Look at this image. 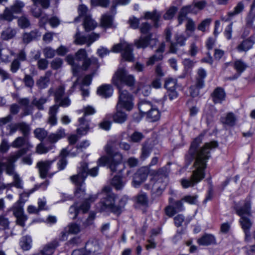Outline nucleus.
Returning <instances> with one entry per match:
<instances>
[{"label":"nucleus","instance_id":"nucleus-1","mask_svg":"<svg viewBox=\"0 0 255 255\" xmlns=\"http://www.w3.org/2000/svg\"><path fill=\"white\" fill-rule=\"evenodd\" d=\"M201 143L200 138L195 139L192 142L189 151V155L186 156L189 162L196 157L194 164L195 170L190 179H183L181 181L182 186L184 188L193 186L204 178V169L206 168V163L210 158V150L217 147V142L213 141L206 143L204 146L199 149Z\"/></svg>","mask_w":255,"mask_h":255},{"label":"nucleus","instance_id":"nucleus-2","mask_svg":"<svg viewBox=\"0 0 255 255\" xmlns=\"http://www.w3.org/2000/svg\"><path fill=\"white\" fill-rule=\"evenodd\" d=\"M101 194L103 197L96 206L97 209L100 212L111 211L114 213H119L127 203V200L124 198H121L117 203V196L112 192L110 187L106 186L103 188Z\"/></svg>","mask_w":255,"mask_h":255},{"label":"nucleus","instance_id":"nucleus-3","mask_svg":"<svg viewBox=\"0 0 255 255\" xmlns=\"http://www.w3.org/2000/svg\"><path fill=\"white\" fill-rule=\"evenodd\" d=\"M98 172V167H95L90 170L88 169V164L82 163L77 175L71 177V180L74 184L78 186L75 191V196L80 198L85 195V189L82 187V185L86 178L88 174L92 176H96Z\"/></svg>","mask_w":255,"mask_h":255},{"label":"nucleus","instance_id":"nucleus-4","mask_svg":"<svg viewBox=\"0 0 255 255\" xmlns=\"http://www.w3.org/2000/svg\"><path fill=\"white\" fill-rule=\"evenodd\" d=\"M236 212L241 217L239 222L245 234V241L249 242L251 239L250 230L253 224L250 218L252 215L251 202L246 201L242 207L236 208Z\"/></svg>","mask_w":255,"mask_h":255},{"label":"nucleus","instance_id":"nucleus-5","mask_svg":"<svg viewBox=\"0 0 255 255\" xmlns=\"http://www.w3.org/2000/svg\"><path fill=\"white\" fill-rule=\"evenodd\" d=\"M26 153V150L23 149L19 150L14 153H11L7 158L6 163L4 164L6 173L9 175L13 176V181L10 185L17 188L22 189V180L19 175L14 171V163L22 155Z\"/></svg>","mask_w":255,"mask_h":255},{"label":"nucleus","instance_id":"nucleus-6","mask_svg":"<svg viewBox=\"0 0 255 255\" xmlns=\"http://www.w3.org/2000/svg\"><path fill=\"white\" fill-rule=\"evenodd\" d=\"M105 149L108 156L101 157L98 160V165L99 166L108 165L111 171H118V168L122 161V155L119 152H114L111 147L108 145L105 147Z\"/></svg>","mask_w":255,"mask_h":255},{"label":"nucleus","instance_id":"nucleus-7","mask_svg":"<svg viewBox=\"0 0 255 255\" xmlns=\"http://www.w3.org/2000/svg\"><path fill=\"white\" fill-rule=\"evenodd\" d=\"M113 83L118 88H124L123 84L129 86H134L135 83L134 76L128 74L127 71L124 68L118 69L113 77Z\"/></svg>","mask_w":255,"mask_h":255},{"label":"nucleus","instance_id":"nucleus-8","mask_svg":"<svg viewBox=\"0 0 255 255\" xmlns=\"http://www.w3.org/2000/svg\"><path fill=\"white\" fill-rule=\"evenodd\" d=\"M119 91V101L117 109L124 108L128 111L131 110L133 106V97L126 90L118 88Z\"/></svg>","mask_w":255,"mask_h":255},{"label":"nucleus","instance_id":"nucleus-9","mask_svg":"<svg viewBox=\"0 0 255 255\" xmlns=\"http://www.w3.org/2000/svg\"><path fill=\"white\" fill-rule=\"evenodd\" d=\"M98 198V195L91 196L88 199H87L81 206H79L77 203H75L71 206L69 208V212L71 215L72 218L75 219L77 217L80 212L83 213L87 212L89 208L90 205L88 203V200L91 202H94Z\"/></svg>","mask_w":255,"mask_h":255},{"label":"nucleus","instance_id":"nucleus-10","mask_svg":"<svg viewBox=\"0 0 255 255\" xmlns=\"http://www.w3.org/2000/svg\"><path fill=\"white\" fill-rule=\"evenodd\" d=\"M168 172V169L166 167L159 169L158 171V175L155 176L154 178L151 180V183L149 185H147V188L150 189L152 188L154 189H160V187L159 186V184L161 182V180L159 179V176H160V178H164L165 179H166Z\"/></svg>","mask_w":255,"mask_h":255},{"label":"nucleus","instance_id":"nucleus-11","mask_svg":"<svg viewBox=\"0 0 255 255\" xmlns=\"http://www.w3.org/2000/svg\"><path fill=\"white\" fill-rule=\"evenodd\" d=\"M11 146L14 148H20L22 146H25L20 150L25 149L26 152L27 150L32 147L31 144L29 142L27 136H18L16 137L11 143Z\"/></svg>","mask_w":255,"mask_h":255},{"label":"nucleus","instance_id":"nucleus-12","mask_svg":"<svg viewBox=\"0 0 255 255\" xmlns=\"http://www.w3.org/2000/svg\"><path fill=\"white\" fill-rule=\"evenodd\" d=\"M100 66L98 60L96 58H87L83 62L82 68L84 70L90 69L93 71V74L96 71Z\"/></svg>","mask_w":255,"mask_h":255},{"label":"nucleus","instance_id":"nucleus-13","mask_svg":"<svg viewBox=\"0 0 255 255\" xmlns=\"http://www.w3.org/2000/svg\"><path fill=\"white\" fill-rule=\"evenodd\" d=\"M175 39L176 42H171L170 46V51L172 53H176L178 50V46H184L185 45V42L187 38L181 34H176L175 35Z\"/></svg>","mask_w":255,"mask_h":255},{"label":"nucleus","instance_id":"nucleus-14","mask_svg":"<svg viewBox=\"0 0 255 255\" xmlns=\"http://www.w3.org/2000/svg\"><path fill=\"white\" fill-rule=\"evenodd\" d=\"M161 13L156 10L152 11H146L144 13L143 18L145 19H151L153 22V25L155 27H159L161 24L160 20Z\"/></svg>","mask_w":255,"mask_h":255},{"label":"nucleus","instance_id":"nucleus-15","mask_svg":"<svg viewBox=\"0 0 255 255\" xmlns=\"http://www.w3.org/2000/svg\"><path fill=\"white\" fill-rule=\"evenodd\" d=\"M165 47V44L164 43H162L158 48L156 50V53L149 58L146 62V65H152L156 62L161 60L163 58L162 53L164 51Z\"/></svg>","mask_w":255,"mask_h":255},{"label":"nucleus","instance_id":"nucleus-16","mask_svg":"<svg viewBox=\"0 0 255 255\" xmlns=\"http://www.w3.org/2000/svg\"><path fill=\"white\" fill-rule=\"evenodd\" d=\"M147 176V172L145 169H140L134 174L133 185L135 187L138 186L144 181Z\"/></svg>","mask_w":255,"mask_h":255},{"label":"nucleus","instance_id":"nucleus-17","mask_svg":"<svg viewBox=\"0 0 255 255\" xmlns=\"http://www.w3.org/2000/svg\"><path fill=\"white\" fill-rule=\"evenodd\" d=\"M255 41L251 36L242 41L237 47V49L239 52H247L252 48Z\"/></svg>","mask_w":255,"mask_h":255},{"label":"nucleus","instance_id":"nucleus-18","mask_svg":"<svg viewBox=\"0 0 255 255\" xmlns=\"http://www.w3.org/2000/svg\"><path fill=\"white\" fill-rule=\"evenodd\" d=\"M53 161H44L38 162L37 166L39 168L40 176L44 178L46 177L48 171L49 170Z\"/></svg>","mask_w":255,"mask_h":255},{"label":"nucleus","instance_id":"nucleus-19","mask_svg":"<svg viewBox=\"0 0 255 255\" xmlns=\"http://www.w3.org/2000/svg\"><path fill=\"white\" fill-rule=\"evenodd\" d=\"M52 75V73L50 71H47L45 75L41 76L36 81V86L41 89L46 88L50 82V78Z\"/></svg>","mask_w":255,"mask_h":255},{"label":"nucleus","instance_id":"nucleus-20","mask_svg":"<svg viewBox=\"0 0 255 255\" xmlns=\"http://www.w3.org/2000/svg\"><path fill=\"white\" fill-rule=\"evenodd\" d=\"M226 94L224 90L217 88L212 94L213 101L215 104L221 103L225 99Z\"/></svg>","mask_w":255,"mask_h":255},{"label":"nucleus","instance_id":"nucleus-21","mask_svg":"<svg viewBox=\"0 0 255 255\" xmlns=\"http://www.w3.org/2000/svg\"><path fill=\"white\" fill-rule=\"evenodd\" d=\"M151 37V34L145 36H140L139 39L135 40L134 45L137 48H144L149 45V41L152 40Z\"/></svg>","mask_w":255,"mask_h":255},{"label":"nucleus","instance_id":"nucleus-22","mask_svg":"<svg viewBox=\"0 0 255 255\" xmlns=\"http://www.w3.org/2000/svg\"><path fill=\"white\" fill-rule=\"evenodd\" d=\"M18 103L22 106H24V109L22 116L30 115L32 113L33 106L30 105V100L27 98H19L17 100Z\"/></svg>","mask_w":255,"mask_h":255},{"label":"nucleus","instance_id":"nucleus-23","mask_svg":"<svg viewBox=\"0 0 255 255\" xmlns=\"http://www.w3.org/2000/svg\"><path fill=\"white\" fill-rule=\"evenodd\" d=\"M113 89L109 85H104L99 87L97 90V94L103 98H107L112 96Z\"/></svg>","mask_w":255,"mask_h":255},{"label":"nucleus","instance_id":"nucleus-24","mask_svg":"<svg viewBox=\"0 0 255 255\" xmlns=\"http://www.w3.org/2000/svg\"><path fill=\"white\" fill-rule=\"evenodd\" d=\"M58 108L59 106L57 105H55L49 108V117L47 122L51 126H54L57 124V118L56 115L58 112Z\"/></svg>","mask_w":255,"mask_h":255},{"label":"nucleus","instance_id":"nucleus-25","mask_svg":"<svg viewBox=\"0 0 255 255\" xmlns=\"http://www.w3.org/2000/svg\"><path fill=\"white\" fill-rule=\"evenodd\" d=\"M199 245L201 246H209L216 243L215 237L211 234H205L197 241Z\"/></svg>","mask_w":255,"mask_h":255},{"label":"nucleus","instance_id":"nucleus-26","mask_svg":"<svg viewBox=\"0 0 255 255\" xmlns=\"http://www.w3.org/2000/svg\"><path fill=\"white\" fill-rule=\"evenodd\" d=\"M83 25L86 31L94 29L97 26V22L92 18L91 15H86L83 21Z\"/></svg>","mask_w":255,"mask_h":255},{"label":"nucleus","instance_id":"nucleus-27","mask_svg":"<svg viewBox=\"0 0 255 255\" xmlns=\"http://www.w3.org/2000/svg\"><path fill=\"white\" fill-rule=\"evenodd\" d=\"M58 246V242L54 241L46 245L40 251L43 255H52Z\"/></svg>","mask_w":255,"mask_h":255},{"label":"nucleus","instance_id":"nucleus-28","mask_svg":"<svg viewBox=\"0 0 255 255\" xmlns=\"http://www.w3.org/2000/svg\"><path fill=\"white\" fill-rule=\"evenodd\" d=\"M99 246L96 240L89 241L86 244L85 250L89 254L90 253H95L99 250Z\"/></svg>","mask_w":255,"mask_h":255},{"label":"nucleus","instance_id":"nucleus-29","mask_svg":"<svg viewBox=\"0 0 255 255\" xmlns=\"http://www.w3.org/2000/svg\"><path fill=\"white\" fill-rule=\"evenodd\" d=\"M65 135L64 129H60L56 132L50 134L48 136V140L51 143H55L58 140L64 137Z\"/></svg>","mask_w":255,"mask_h":255},{"label":"nucleus","instance_id":"nucleus-30","mask_svg":"<svg viewBox=\"0 0 255 255\" xmlns=\"http://www.w3.org/2000/svg\"><path fill=\"white\" fill-rule=\"evenodd\" d=\"M25 3L20 0H16L13 4L9 6L14 14H20L23 12Z\"/></svg>","mask_w":255,"mask_h":255},{"label":"nucleus","instance_id":"nucleus-31","mask_svg":"<svg viewBox=\"0 0 255 255\" xmlns=\"http://www.w3.org/2000/svg\"><path fill=\"white\" fill-rule=\"evenodd\" d=\"M14 55V52L8 48H3L1 50L0 60L5 63H8L10 61L11 56Z\"/></svg>","mask_w":255,"mask_h":255},{"label":"nucleus","instance_id":"nucleus-32","mask_svg":"<svg viewBox=\"0 0 255 255\" xmlns=\"http://www.w3.org/2000/svg\"><path fill=\"white\" fill-rule=\"evenodd\" d=\"M122 56L126 60L132 61L133 60V55L131 45L129 44H125V49L122 53Z\"/></svg>","mask_w":255,"mask_h":255},{"label":"nucleus","instance_id":"nucleus-33","mask_svg":"<svg viewBox=\"0 0 255 255\" xmlns=\"http://www.w3.org/2000/svg\"><path fill=\"white\" fill-rule=\"evenodd\" d=\"M13 14L10 7H6L3 13L0 14V20L11 21L14 18Z\"/></svg>","mask_w":255,"mask_h":255},{"label":"nucleus","instance_id":"nucleus-34","mask_svg":"<svg viewBox=\"0 0 255 255\" xmlns=\"http://www.w3.org/2000/svg\"><path fill=\"white\" fill-rule=\"evenodd\" d=\"M80 127L77 129V133L81 135L86 134L89 129L88 122L85 120L84 117L80 118L79 120Z\"/></svg>","mask_w":255,"mask_h":255},{"label":"nucleus","instance_id":"nucleus-35","mask_svg":"<svg viewBox=\"0 0 255 255\" xmlns=\"http://www.w3.org/2000/svg\"><path fill=\"white\" fill-rule=\"evenodd\" d=\"M146 117L150 122H153L158 121L160 119V114L157 108L152 107L151 109L148 111Z\"/></svg>","mask_w":255,"mask_h":255},{"label":"nucleus","instance_id":"nucleus-36","mask_svg":"<svg viewBox=\"0 0 255 255\" xmlns=\"http://www.w3.org/2000/svg\"><path fill=\"white\" fill-rule=\"evenodd\" d=\"M66 59L67 62L72 66L73 75L77 76L79 71L80 70V67L75 62V60H76L75 57L74 58L72 55H69L67 56Z\"/></svg>","mask_w":255,"mask_h":255},{"label":"nucleus","instance_id":"nucleus-37","mask_svg":"<svg viewBox=\"0 0 255 255\" xmlns=\"http://www.w3.org/2000/svg\"><path fill=\"white\" fill-rule=\"evenodd\" d=\"M152 107L150 103L147 101H141L138 104L139 110L143 115H146Z\"/></svg>","mask_w":255,"mask_h":255},{"label":"nucleus","instance_id":"nucleus-38","mask_svg":"<svg viewBox=\"0 0 255 255\" xmlns=\"http://www.w3.org/2000/svg\"><path fill=\"white\" fill-rule=\"evenodd\" d=\"M117 109V112L113 116V120L115 123L122 124L127 119V115L124 112Z\"/></svg>","mask_w":255,"mask_h":255},{"label":"nucleus","instance_id":"nucleus-39","mask_svg":"<svg viewBox=\"0 0 255 255\" xmlns=\"http://www.w3.org/2000/svg\"><path fill=\"white\" fill-rule=\"evenodd\" d=\"M206 72L203 68H200L198 71V77L197 78L196 84L198 88H202L204 85V78L206 77Z\"/></svg>","mask_w":255,"mask_h":255},{"label":"nucleus","instance_id":"nucleus-40","mask_svg":"<svg viewBox=\"0 0 255 255\" xmlns=\"http://www.w3.org/2000/svg\"><path fill=\"white\" fill-rule=\"evenodd\" d=\"M74 42L76 44L83 45L86 44L87 45V36L82 35L78 29H77V32L74 36Z\"/></svg>","mask_w":255,"mask_h":255},{"label":"nucleus","instance_id":"nucleus-41","mask_svg":"<svg viewBox=\"0 0 255 255\" xmlns=\"http://www.w3.org/2000/svg\"><path fill=\"white\" fill-rule=\"evenodd\" d=\"M32 240L30 237L25 236L23 237L20 242V245L23 251H28L31 247Z\"/></svg>","mask_w":255,"mask_h":255},{"label":"nucleus","instance_id":"nucleus-42","mask_svg":"<svg viewBox=\"0 0 255 255\" xmlns=\"http://www.w3.org/2000/svg\"><path fill=\"white\" fill-rule=\"evenodd\" d=\"M16 34L15 29L8 27L1 33V38L2 40H7L13 37Z\"/></svg>","mask_w":255,"mask_h":255},{"label":"nucleus","instance_id":"nucleus-43","mask_svg":"<svg viewBox=\"0 0 255 255\" xmlns=\"http://www.w3.org/2000/svg\"><path fill=\"white\" fill-rule=\"evenodd\" d=\"M174 224L177 227L187 225L189 221L186 220L183 214H178L174 218Z\"/></svg>","mask_w":255,"mask_h":255},{"label":"nucleus","instance_id":"nucleus-44","mask_svg":"<svg viewBox=\"0 0 255 255\" xmlns=\"http://www.w3.org/2000/svg\"><path fill=\"white\" fill-rule=\"evenodd\" d=\"M245 5L242 1L239 2L237 5L234 7L233 11L228 13V16L233 17L237 14L241 13L244 9Z\"/></svg>","mask_w":255,"mask_h":255},{"label":"nucleus","instance_id":"nucleus-45","mask_svg":"<svg viewBox=\"0 0 255 255\" xmlns=\"http://www.w3.org/2000/svg\"><path fill=\"white\" fill-rule=\"evenodd\" d=\"M47 101V99L45 97H41L39 99L34 98L32 101V105L35 106L38 110H43V105Z\"/></svg>","mask_w":255,"mask_h":255},{"label":"nucleus","instance_id":"nucleus-46","mask_svg":"<svg viewBox=\"0 0 255 255\" xmlns=\"http://www.w3.org/2000/svg\"><path fill=\"white\" fill-rule=\"evenodd\" d=\"M21 204L17 201L12 207L11 210L15 217H19V216H22V215L24 214L23 206Z\"/></svg>","mask_w":255,"mask_h":255},{"label":"nucleus","instance_id":"nucleus-47","mask_svg":"<svg viewBox=\"0 0 255 255\" xmlns=\"http://www.w3.org/2000/svg\"><path fill=\"white\" fill-rule=\"evenodd\" d=\"M113 17L107 14L102 15L101 19V26L104 27H110L112 25Z\"/></svg>","mask_w":255,"mask_h":255},{"label":"nucleus","instance_id":"nucleus-48","mask_svg":"<svg viewBox=\"0 0 255 255\" xmlns=\"http://www.w3.org/2000/svg\"><path fill=\"white\" fill-rule=\"evenodd\" d=\"M9 222L7 218L2 215H0V231L8 233Z\"/></svg>","mask_w":255,"mask_h":255},{"label":"nucleus","instance_id":"nucleus-49","mask_svg":"<svg viewBox=\"0 0 255 255\" xmlns=\"http://www.w3.org/2000/svg\"><path fill=\"white\" fill-rule=\"evenodd\" d=\"M177 80L171 78H168L165 80L164 87L169 91L176 90Z\"/></svg>","mask_w":255,"mask_h":255},{"label":"nucleus","instance_id":"nucleus-50","mask_svg":"<svg viewBox=\"0 0 255 255\" xmlns=\"http://www.w3.org/2000/svg\"><path fill=\"white\" fill-rule=\"evenodd\" d=\"M178 8L177 7L172 6L170 7L164 14L163 17L165 20L171 19L176 13Z\"/></svg>","mask_w":255,"mask_h":255},{"label":"nucleus","instance_id":"nucleus-51","mask_svg":"<svg viewBox=\"0 0 255 255\" xmlns=\"http://www.w3.org/2000/svg\"><path fill=\"white\" fill-rule=\"evenodd\" d=\"M18 130L22 133L24 136H27L30 131L29 126L25 123L21 122L18 123Z\"/></svg>","mask_w":255,"mask_h":255},{"label":"nucleus","instance_id":"nucleus-52","mask_svg":"<svg viewBox=\"0 0 255 255\" xmlns=\"http://www.w3.org/2000/svg\"><path fill=\"white\" fill-rule=\"evenodd\" d=\"M236 119L232 113H229L225 118L222 119V122L229 126H232L235 123Z\"/></svg>","mask_w":255,"mask_h":255},{"label":"nucleus","instance_id":"nucleus-53","mask_svg":"<svg viewBox=\"0 0 255 255\" xmlns=\"http://www.w3.org/2000/svg\"><path fill=\"white\" fill-rule=\"evenodd\" d=\"M111 184L117 190L122 189L124 185V183L122 181L120 177L117 176H115L113 178L112 180Z\"/></svg>","mask_w":255,"mask_h":255},{"label":"nucleus","instance_id":"nucleus-54","mask_svg":"<svg viewBox=\"0 0 255 255\" xmlns=\"http://www.w3.org/2000/svg\"><path fill=\"white\" fill-rule=\"evenodd\" d=\"M35 136L40 140H43L47 135V132L42 128H37L34 131Z\"/></svg>","mask_w":255,"mask_h":255},{"label":"nucleus","instance_id":"nucleus-55","mask_svg":"<svg viewBox=\"0 0 255 255\" xmlns=\"http://www.w3.org/2000/svg\"><path fill=\"white\" fill-rule=\"evenodd\" d=\"M18 25L21 28H25L29 27L30 25V21L25 16L20 17L17 20Z\"/></svg>","mask_w":255,"mask_h":255},{"label":"nucleus","instance_id":"nucleus-56","mask_svg":"<svg viewBox=\"0 0 255 255\" xmlns=\"http://www.w3.org/2000/svg\"><path fill=\"white\" fill-rule=\"evenodd\" d=\"M234 67L238 72L241 73L243 72L247 67V65L241 60H238L235 61Z\"/></svg>","mask_w":255,"mask_h":255},{"label":"nucleus","instance_id":"nucleus-57","mask_svg":"<svg viewBox=\"0 0 255 255\" xmlns=\"http://www.w3.org/2000/svg\"><path fill=\"white\" fill-rule=\"evenodd\" d=\"M110 0H91V4L93 6H100L102 7H107L110 3Z\"/></svg>","mask_w":255,"mask_h":255},{"label":"nucleus","instance_id":"nucleus-58","mask_svg":"<svg viewBox=\"0 0 255 255\" xmlns=\"http://www.w3.org/2000/svg\"><path fill=\"white\" fill-rule=\"evenodd\" d=\"M87 58V53L85 49H80L76 53H75V59L76 60L80 61L83 60L84 61L85 59Z\"/></svg>","mask_w":255,"mask_h":255},{"label":"nucleus","instance_id":"nucleus-59","mask_svg":"<svg viewBox=\"0 0 255 255\" xmlns=\"http://www.w3.org/2000/svg\"><path fill=\"white\" fill-rule=\"evenodd\" d=\"M36 190V188H33L31 189L28 192H23L20 194L19 199L17 201L19 203L24 204L28 198L30 194L32 193L34 191Z\"/></svg>","mask_w":255,"mask_h":255},{"label":"nucleus","instance_id":"nucleus-60","mask_svg":"<svg viewBox=\"0 0 255 255\" xmlns=\"http://www.w3.org/2000/svg\"><path fill=\"white\" fill-rule=\"evenodd\" d=\"M87 46H90L94 42L100 38V34L92 32L87 36Z\"/></svg>","mask_w":255,"mask_h":255},{"label":"nucleus","instance_id":"nucleus-61","mask_svg":"<svg viewBox=\"0 0 255 255\" xmlns=\"http://www.w3.org/2000/svg\"><path fill=\"white\" fill-rule=\"evenodd\" d=\"M44 55L47 58H52L55 55L56 51L50 47H46L43 50Z\"/></svg>","mask_w":255,"mask_h":255},{"label":"nucleus","instance_id":"nucleus-62","mask_svg":"<svg viewBox=\"0 0 255 255\" xmlns=\"http://www.w3.org/2000/svg\"><path fill=\"white\" fill-rule=\"evenodd\" d=\"M143 138L142 133L138 131L134 132L130 136V141L133 142H139Z\"/></svg>","mask_w":255,"mask_h":255},{"label":"nucleus","instance_id":"nucleus-63","mask_svg":"<svg viewBox=\"0 0 255 255\" xmlns=\"http://www.w3.org/2000/svg\"><path fill=\"white\" fill-rule=\"evenodd\" d=\"M197 195H187L182 198V200L190 204H196L197 202Z\"/></svg>","mask_w":255,"mask_h":255},{"label":"nucleus","instance_id":"nucleus-64","mask_svg":"<svg viewBox=\"0 0 255 255\" xmlns=\"http://www.w3.org/2000/svg\"><path fill=\"white\" fill-rule=\"evenodd\" d=\"M211 22V18L205 19L199 24V25L198 26V29L203 32L205 31L206 28L209 26Z\"/></svg>","mask_w":255,"mask_h":255}]
</instances>
